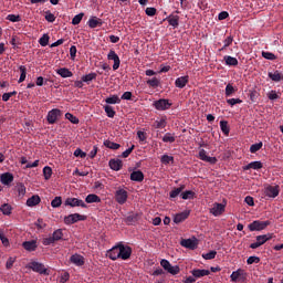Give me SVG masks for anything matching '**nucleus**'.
Wrapping results in <instances>:
<instances>
[{"label": "nucleus", "mask_w": 283, "mask_h": 283, "mask_svg": "<svg viewBox=\"0 0 283 283\" xmlns=\"http://www.w3.org/2000/svg\"><path fill=\"white\" fill-rule=\"evenodd\" d=\"M59 240H63V229H57L53 232L52 237L43 239L42 244L50 247V244H54V242H59Z\"/></svg>", "instance_id": "obj_1"}, {"label": "nucleus", "mask_w": 283, "mask_h": 283, "mask_svg": "<svg viewBox=\"0 0 283 283\" xmlns=\"http://www.w3.org/2000/svg\"><path fill=\"white\" fill-rule=\"evenodd\" d=\"M271 226V221L266 220V221H260V220H255L252 223H250L248 226L250 231H264V229H266V227Z\"/></svg>", "instance_id": "obj_2"}, {"label": "nucleus", "mask_w": 283, "mask_h": 283, "mask_svg": "<svg viewBox=\"0 0 283 283\" xmlns=\"http://www.w3.org/2000/svg\"><path fill=\"white\" fill-rule=\"evenodd\" d=\"M119 249V260H129L132 258V247L123 244V242H118Z\"/></svg>", "instance_id": "obj_3"}, {"label": "nucleus", "mask_w": 283, "mask_h": 283, "mask_svg": "<svg viewBox=\"0 0 283 283\" xmlns=\"http://www.w3.org/2000/svg\"><path fill=\"white\" fill-rule=\"evenodd\" d=\"M87 220L86 216L73 213L64 217V223L66 224H76V222H83Z\"/></svg>", "instance_id": "obj_4"}, {"label": "nucleus", "mask_w": 283, "mask_h": 283, "mask_svg": "<svg viewBox=\"0 0 283 283\" xmlns=\"http://www.w3.org/2000/svg\"><path fill=\"white\" fill-rule=\"evenodd\" d=\"M153 107H155V109H157L158 112H165L171 107V103L169 102V99L160 98L153 103Z\"/></svg>", "instance_id": "obj_5"}, {"label": "nucleus", "mask_w": 283, "mask_h": 283, "mask_svg": "<svg viewBox=\"0 0 283 283\" xmlns=\"http://www.w3.org/2000/svg\"><path fill=\"white\" fill-rule=\"evenodd\" d=\"M127 198H129V193L127 192V190L118 188L115 191V200L118 205H125V202H127Z\"/></svg>", "instance_id": "obj_6"}, {"label": "nucleus", "mask_w": 283, "mask_h": 283, "mask_svg": "<svg viewBox=\"0 0 283 283\" xmlns=\"http://www.w3.org/2000/svg\"><path fill=\"white\" fill-rule=\"evenodd\" d=\"M61 116H62L61 109L53 108V109L49 111L46 120H48L49 125H54L56 123V120H59V118H61Z\"/></svg>", "instance_id": "obj_7"}, {"label": "nucleus", "mask_w": 283, "mask_h": 283, "mask_svg": "<svg viewBox=\"0 0 283 283\" xmlns=\"http://www.w3.org/2000/svg\"><path fill=\"white\" fill-rule=\"evenodd\" d=\"M29 269H31V271H34V273H40V275H48V269H45V265H43V263L33 261L29 263Z\"/></svg>", "instance_id": "obj_8"}, {"label": "nucleus", "mask_w": 283, "mask_h": 283, "mask_svg": "<svg viewBox=\"0 0 283 283\" xmlns=\"http://www.w3.org/2000/svg\"><path fill=\"white\" fill-rule=\"evenodd\" d=\"M64 205L65 207H82V209H87V203L78 198H67Z\"/></svg>", "instance_id": "obj_9"}, {"label": "nucleus", "mask_w": 283, "mask_h": 283, "mask_svg": "<svg viewBox=\"0 0 283 283\" xmlns=\"http://www.w3.org/2000/svg\"><path fill=\"white\" fill-rule=\"evenodd\" d=\"M108 61H114L113 70L116 71L120 67V57L116 54V51L111 50L107 54Z\"/></svg>", "instance_id": "obj_10"}, {"label": "nucleus", "mask_w": 283, "mask_h": 283, "mask_svg": "<svg viewBox=\"0 0 283 283\" xmlns=\"http://www.w3.org/2000/svg\"><path fill=\"white\" fill-rule=\"evenodd\" d=\"M120 249L118 248V243L116 245H114L112 249H109L106 252V258H109V260H113V262H115V260H119L120 259Z\"/></svg>", "instance_id": "obj_11"}, {"label": "nucleus", "mask_w": 283, "mask_h": 283, "mask_svg": "<svg viewBox=\"0 0 283 283\" xmlns=\"http://www.w3.org/2000/svg\"><path fill=\"white\" fill-rule=\"evenodd\" d=\"M224 209H226V206L223 203L214 202L212 205V208L210 209V213H212L214 218H218V216H222Z\"/></svg>", "instance_id": "obj_12"}, {"label": "nucleus", "mask_w": 283, "mask_h": 283, "mask_svg": "<svg viewBox=\"0 0 283 283\" xmlns=\"http://www.w3.org/2000/svg\"><path fill=\"white\" fill-rule=\"evenodd\" d=\"M265 196L268 198H277L280 196V186H268L265 188Z\"/></svg>", "instance_id": "obj_13"}, {"label": "nucleus", "mask_w": 283, "mask_h": 283, "mask_svg": "<svg viewBox=\"0 0 283 283\" xmlns=\"http://www.w3.org/2000/svg\"><path fill=\"white\" fill-rule=\"evenodd\" d=\"M199 158L200 160H203V163H209L210 165H216V163H218V158L208 156L207 150L205 149L199 150Z\"/></svg>", "instance_id": "obj_14"}, {"label": "nucleus", "mask_w": 283, "mask_h": 283, "mask_svg": "<svg viewBox=\"0 0 283 283\" xmlns=\"http://www.w3.org/2000/svg\"><path fill=\"white\" fill-rule=\"evenodd\" d=\"M0 182H2L4 186L9 187V185H12V182H14V175H12L11 172L1 174Z\"/></svg>", "instance_id": "obj_15"}, {"label": "nucleus", "mask_w": 283, "mask_h": 283, "mask_svg": "<svg viewBox=\"0 0 283 283\" xmlns=\"http://www.w3.org/2000/svg\"><path fill=\"white\" fill-rule=\"evenodd\" d=\"M231 282H245L247 274H242V270H237L230 275Z\"/></svg>", "instance_id": "obj_16"}, {"label": "nucleus", "mask_w": 283, "mask_h": 283, "mask_svg": "<svg viewBox=\"0 0 283 283\" xmlns=\"http://www.w3.org/2000/svg\"><path fill=\"white\" fill-rule=\"evenodd\" d=\"M189 83V75L177 77L175 81V86L179 90H184V87H187V84Z\"/></svg>", "instance_id": "obj_17"}, {"label": "nucleus", "mask_w": 283, "mask_h": 283, "mask_svg": "<svg viewBox=\"0 0 283 283\" xmlns=\"http://www.w3.org/2000/svg\"><path fill=\"white\" fill-rule=\"evenodd\" d=\"M108 166L113 171H120L123 169V160L120 159H111Z\"/></svg>", "instance_id": "obj_18"}, {"label": "nucleus", "mask_w": 283, "mask_h": 283, "mask_svg": "<svg viewBox=\"0 0 283 283\" xmlns=\"http://www.w3.org/2000/svg\"><path fill=\"white\" fill-rule=\"evenodd\" d=\"M130 180L133 182H143V180H145V174H143L142 170H134L130 174Z\"/></svg>", "instance_id": "obj_19"}, {"label": "nucleus", "mask_w": 283, "mask_h": 283, "mask_svg": "<svg viewBox=\"0 0 283 283\" xmlns=\"http://www.w3.org/2000/svg\"><path fill=\"white\" fill-rule=\"evenodd\" d=\"M70 261L72 264H75V266H83V264H85V258H83L81 254H73L70 258Z\"/></svg>", "instance_id": "obj_20"}, {"label": "nucleus", "mask_w": 283, "mask_h": 283, "mask_svg": "<svg viewBox=\"0 0 283 283\" xmlns=\"http://www.w3.org/2000/svg\"><path fill=\"white\" fill-rule=\"evenodd\" d=\"M55 72L62 78H72V76H74V73H72V71H70L67 67L57 69Z\"/></svg>", "instance_id": "obj_21"}, {"label": "nucleus", "mask_w": 283, "mask_h": 283, "mask_svg": "<svg viewBox=\"0 0 283 283\" xmlns=\"http://www.w3.org/2000/svg\"><path fill=\"white\" fill-rule=\"evenodd\" d=\"M87 25L91 29L94 28H101L103 25V20L101 18H96V17H92L88 21H87Z\"/></svg>", "instance_id": "obj_22"}, {"label": "nucleus", "mask_w": 283, "mask_h": 283, "mask_svg": "<svg viewBox=\"0 0 283 283\" xmlns=\"http://www.w3.org/2000/svg\"><path fill=\"white\" fill-rule=\"evenodd\" d=\"M262 167H264L262 161H251L250 164L243 167V171H249V169H254L258 171L262 169Z\"/></svg>", "instance_id": "obj_23"}, {"label": "nucleus", "mask_w": 283, "mask_h": 283, "mask_svg": "<svg viewBox=\"0 0 283 283\" xmlns=\"http://www.w3.org/2000/svg\"><path fill=\"white\" fill-rule=\"evenodd\" d=\"M180 244L185 249H191L192 251L193 249H196V247H198V243H196V241L191 239H182Z\"/></svg>", "instance_id": "obj_24"}, {"label": "nucleus", "mask_w": 283, "mask_h": 283, "mask_svg": "<svg viewBox=\"0 0 283 283\" xmlns=\"http://www.w3.org/2000/svg\"><path fill=\"white\" fill-rule=\"evenodd\" d=\"M189 211H184L180 213H177L174 218V222L175 224H180V222H185V220H187V218H189Z\"/></svg>", "instance_id": "obj_25"}, {"label": "nucleus", "mask_w": 283, "mask_h": 283, "mask_svg": "<svg viewBox=\"0 0 283 283\" xmlns=\"http://www.w3.org/2000/svg\"><path fill=\"white\" fill-rule=\"evenodd\" d=\"M191 274L196 279L205 277L207 275H211V272L209 270H200V269H195L191 271Z\"/></svg>", "instance_id": "obj_26"}, {"label": "nucleus", "mask_w": 283, "mask_h": 283, "mask_svg": "<svg viewBox=\"0 0 283 283\" xmlns=\"http://www.w3.org/2000/svg\"><path fill=\"white\" fill-rule=\"evenodd\" d=\"M268 76L274 83H280V81H283V74L280 71H275L274 73L273 72H269Z\"/></svg>", "instance_id": "obj_27"}, {"label": "nucleus", "mask_w": 283, "mask_h": 283, "mask_svg": "<svg viewBox=\"0 0 283 283\" xmlns=\"http://www.w3.org/2000/svg\"><path fill=\"white\" fill-rule=\"evenodd\" d=\"M41 203V197L39 195H33L31 198L27 200V207H36V205Z\"/></svg>", "instance_id": "obj_28"}, {"label": "nucleus", "mask_w": 283, "mask_h": 283, "mask_svg": "<svg viewBox=\"0 0 283 283\" xmlns=\"http://www.w3.org/2000/svg\"><path fill=\"white\" fill-rule=\"evenodd\" d=\"M223 60L229 67H237L238 65V60L231 55H224Z\"/></svg>", "instance_id": "obj_29"}, {"label": "nucleus", "mask_w": 283, "mask_h": 283, "mask_svg": "<svg viewBox=\"0 0 283 283\" xmlns=\"http://www.w3.org/2000/svg\"><path fill=\"white\" fill-rule=\"evenodd\" d=\"M15 191H17V193H18V198L21 200V199H23V197L25 196V193H27V189H25V185H23V184H17V186H15Z\"/></svg>", "instance_id": "obj_30"}, {"label": "nucleus", "mask_w": 283, "mask_h": 283, "mask_svg": "<svg viewBox=\"0 0 283 283\" xmlns=\"http://www.w3.org/2000/svg\"><path fill=\"white\" fill-rule=\"evenodd\" d=\"M167 21H168L169 25H171L172 28H178V25H180V23H179L180 17L179 15L171 14L167 18Z\"/></svg>", "instance_id": "obj_31"}, {"label": "nucleus", "mask_w": 283, "mask_h": 283, "mask_svg": "<svg viewBox=\"0 0 283 283\" xmlns=\"http://www.w3.org/2000/svg\"><path fill=\"white\" fill-rule=\"evenodd\" d=\"M22 247L25 251H36V241H25L22 243Z\"/></svg>", "instance_id": "obj_32"}, {"label": "nucleus", "mask_w": 283, "mask_h": 283, "mask_svg": "<svg viewBox=\"0 0 283 283\" xmlns=\"http://www.w3.org/2000/svg\"><path fill=\"white\" fill-rule=\"evenodd\" d=\"M186 186L181 185L179 188H174L170 192L169 196L171 199L178 198L179 193L181 195L182 191H185Z\"/></svg>", "instance_id": "obj_33"}, {"label": "nucleus", "mask_w": 283, "mask_h": 283, "mask_svg": "<svg viewBox=\"0 0 283 283\" xmlns=\"http://www.w3.org/2000/svg\"><path fill=\"white\" fill-rule=\"evenodd\" d=\"M153 127H155V129H165L167 127V119L160 118L159 120H155Z\"/></svg>", "instance_id": "obj_34"}, {"label": "nucleus", "mask_w": 283, "mask_h": 283, "mask_svg": "<svg viewBox=\"0 0 283 283\" xmlns=\"http://www.w3.org/2000/svg\"><path fill=\"white\" fill-rule=\"evenodd\" d=\"M180 197L182 200H193V198H196V192H193V190H186L180 193Z\"/></svg>", "instance_id": "obj_35"}, {"label": "nucleus", "mask_w": 283, "mask_h": 283, "mask_svg": "<svg viewBox=\"0 0 283 283\" xmlns=\"http://www.w3.org/2000/svg\"><path fill=\"white\" fill-rule=\"evenodd\" d=\"M96 73H88L86 75L82 76V81L83 83H87V85H90V83H92V81H96Z\"/></svg>", "instance_id": "obj_36"}, {"label": "nucleus", "mask_w": 283, "mask_h": 283, "mask_svg": "<svg viewBox=\"0 0 283 283\" xmlns=\"http://www.w3.org/2000/svg\"><path fill=\"white\" fill-rule=\"evenodd\" d=\"M105 103H107V105H119L120 97H118V95H112L105 99Z\"/></svg>", "instance_id": "obj_37"}, {"label": "nucleus", "mask_w": 283, "mask_h": 283, "mask_svg": "<svg viewBox=\"0 0 283 283\" xmlns=\"http://www.w3.org/2000/svg\"><path fill=\"white\" fill-rule=\"evenodd\" d=\"M104 147H107V149H120V144H116L109 139L104 140Z\"/></svg>", "instance_id": "obj_38"}, {"label": "nucleus", "mask_w": 283, "mask_h": 283, "mask_svg": "<svg viewBox=\"0 0 283 283\" xmlns=\"http://www.w3.org/2000/svg\"><path fill=\"white\" fill-rule=\"evenodd\" d=\"M220 128H221V132L224 134V136H229V133L231 132V128L229 127V122L221 120Z\"/></svg>", "instance_id": "obj_39"}, {"label": "nucleus", "mask_w": 283, "mask_h": 283, "mask_svg": "<svg viewBox=\"0 0 283 283\" xmlns=\"http://www.w3.org/2000/svg\"><path fill=\"white\" fill-rule=\"evenodd\" d=\"M85 202H87V205H92L94 202H101V197H98L97 195L91 193L85 198Z\"/></svg>", "instance_id": "obj_40"}, {"label": "nucleus", "mask_w": 283, "mask_h": 283, "mask_svg": "<svg viewBox=\"0 0 283 283\" xmlns=\"http://www.w3.org/2000/svg\"><path fill=\"white\" fill-rule=\"evenodd\" d=\"M160 163H161V165H174V163H175L174 156L164 155L160 158Z\"/></svg>", "instance_id": "obj_41"}, {"label": "nucleus", "mask_w": 283, "mask_h": 283, "mask_svg": "<svg viewBox=\"0 0 283 283\" xmlns=\"http://www.w3.org/2000/svg\"><path fill=\"white\" fill-rule=\"evenodd\" d=\"M0 211L3 213V216H10L12 213V206H10V203H3L0 207Z\"/></svg>", "instance_id": "obj_42"}, {"label": "nucleus", "mask_w": 283, "mask_h": 283, "mask_svg": "<svg viewBox=\"0 0 283 283\" xmlns=\"http://www.w3.org/2000/svg\"><path fill=\"white\" fill-rule=\"evenodd\" d=\"M104 111L108 118H114L116 116V111H114V107H112L111 105H105Z\"/></svg>", "instance_id": "obj_43"}, {"label": "nucleus", "mask_w": 283, "mask_h": 283, "mask_svg": "<svg viewBox=\"0 0 283 283\" xmlns=\"http://www.w3.org/2000/svg\"><path fill=\"white\" fill-rule=\"evenodd\" d=\"M147 85L153 87L154 90H156V87L160 86V80H158V77H153L148 81H146Z\"/></svg>", "instance_id": "obj_44"}, {"label": "nucleus", "mask_w": 283, "mask_h": 283, "mask_svg": "<svg viewBox=\"0 0 283 283\" xmlns=\"http://www.w3.org/2000/svg\"><path fill=\"white\" fill-rule=\"evenodd\" d=\"M238 92V88L233 87L231 84H228L226 86V96L227 98L233 96Z\"/></svg>", "instance_id": "obj_45"}, {"label": "nucleus", "mask_w": 283, "mask_h": 283, "mask_svg": "<svg viewBox=\"0 0 283 283\" xmlns=\"http://www.w3.org/2000/svg\"><path fill=\"white\" fill-rule=\"evenodd\" d=\"M262 147H264V144L262 142L253 144L250 146V153L258 154V151H260V149H262Z\"/></svg>", "instance_id": "obj_46"}, {"label": "nucleus", "mask_w": 283, "mask_h": 283, "mask_svg": "<svg viewBox=\"0 0 283 283\" xmlns=\"http://www.w3.org/2000/svg\"><path fill=\"white\" fill-rule=\"evenodd\" d=\"M21 74H20V78L18 81V83H23V81H25V76L28 75V69L24 65H21L19 67Z\"/></svg>", "instance_id": "obj_47"}, {"label": "nucleus", "mask_w": 283, "mask_h": 283, "mask_svg": "<svg viewBox=\"0 0 283 283\" xmlns=\"http://www.w3.org/2000/svg\"><path fill=\"white\" fill-rule=\"evenodd\" d=\"M65 118L70 120L73 125H78L80 120L78 117L74 116L72 113H66Z\"/></svg>", "instance_id": "obj_48"}, {"label": "nucleus", "mask_w": 283, "mask_h": 283, "mask_svg": "<svg viewBox=\"0 0 283 283\" xmlns=\"http://www.w3.org/2000/svg\"><path fill=\"white\" fill-rule=\"evenodd\" d=\"M163 143H176V137L171 133H166L163 137Z\"/></svg>", "instance_id": "obj_49"}, {"label": "nucleus", "mask_w": 283, "mask_h": 283, "mask_svg": "<svg viewBox=\"0 0 283 283\" xmlns=\"http://www.w3.org/2000/svg\"><path fill=\"white\" fill-rule=\"evenodd\" d=\"M44 180H50L52 178V168L50 166H45L43 168Z\"/></svg>", "instance_id": "obj_50"}, {"label": "nucleus", "mask_w": 283, "mask_h": 283, "mask_svg": "<svg viewBox=\"0 0 283 283\" xmlns=\"http://www.w3.org/2000/svg\"><path fill=\"white\" fill-rule=\"evenodd\" d=\"M61 205H63V199H61V197H55L51 201V207H53V209H59V207H61Z\"/></svg>", "instance_id": "obj_51"}, {"label": "nucleus", "mask_w": 283, "mask_h": 283, "mask_svg": "<svg viewBox=\"0 0 283 283\" xmlns=\"http://www.w3.org/2000/svg\"><path fill=\"white\" fill-rule=\"evenodd\" d=\"M261 54H262L263 59H266L268 61H275V59H277V56L275 54H273L272 52L262 51Z\"/></svg>", "instance_id": "obj_52"}, {"label": "nucleus", "mask_w": 283, "mask_h": 283, "mask_svg": "<svg viewBox=\"0 0 283 283\" xmlns=\"http://www.w3.org/2000/svg\"><path fill=\"white\" fill-rule=\"evenodd\" d=\"M138 222V214H130L126 217V224H136Z\"/></svg>", "instance_id": "obj_53"}, {"label": "nucleus", "mask_w": 283, "mask_h": 283, "mask_svg": "<svg viewBox=\"0 0 283 283\" xmlns=\"http://www.w3.org/2000/svg\"><path fill=\"white\" fill-rule=\"evenodd\" d=\"M216 255H218V252L216 250H212L206 254H202L203 260H216Z\"/></svg>", "instance_id": "obj_54"}, {"label": "nucleus", "mask_w": 283, "mask_h": 283, "mask_svg": "<svg viewBox=\"0 0 283 283\" xmlns=\"http://www.w3.org/2000/svg\"><path fill=\"white\" fill-rule=\"evenodd\" d=\"M39 43L42 48H45L48 43H50V35L43 34V36L40 38Z\"/></svg>", "instance_id": "obj_55"}, {"label": "nucleus", "mask_w": 283, "mask_h": 283, "mask_svg": "<svg viewBox=\"0 0 283 283\" xmlns=\"http://www.w3.org/2000/svg\"><path fill=\"white\" fill-rule=\"evenodd\" d=\"M7 21H11V23H19L21 21V15L17 14H8Z\"/></svg>", "instance_id": "obj_56"}, {"label": "nucleus", "mask_w": 283, "mask_h": 283, "mask_svg": "<svg viewBox=\"0 0 283 283\" xmlns=\"http://www.w3.org/2000/svg\"><path fill=\"white\" fill-rule=\"evenodd\" d=\"M0 240L3 247H10V240L8 239V237H6L3 230H0Z\"/></svg>", "instance_id": "obj_57"}, {"label": "nucleus", "mask_w": 283, "mask_h": 283, "mask_svg": "<svg viewBox=\"0 0 283 283\" xmlns=\"http://www.w3.org/2000/svg\"><path fill=\"white\" fill-rule=\"evenodd\" d=\"M167 272L170 273V275H178L180 273V266L178 265H170V268L167 269Z\"/></svg>", "instance_id": "obj_58"}, {"label": "nucleus", "mask_w": 283, "mask_h": 283, "mask_svg": "<svg viewBox=\"0 0 283 283\" xmlns=\"http://www.w3.org/2000/svg\"><path fill=\"white\" fill-rule=\"evenodd\" d=\"M83 17H85V13L76 14V15L72 19V24H73V25H78V23H81V21H83Z\"/></svg>", "instance_id": "obj_59"}, {"label": "nucleus", "mask_w": 283, "mask_h": 283, "mask_svg": "<svg viewBox=\"0 0 283 283\" xmlns=\"http://www.w3.org/2000/svg\"><path fill=\"white\" fill-rule=\"evenodd\" d=\"M73 156H75V158H86L87 153L83 151L81 148H77L73 153Z\"/></svg>", "instance_id": "obj_60"}, {"label": "nucleus", "mask_w": 283, "mask_h": 283, "mask_svg": "<svg viewBox=\"0 0 283 283\" xmlns=\"http://www.w3.org/2000/svg\"><path fill=\"white\" fill-rule=\"evenodd\" d=\"M268 98H269L270 101H277V98H280V95L277 94L276 91H270V92L268 93Z\"/></svg>", "instance_id": "obj_61"}, {"label": "nucleus", "mask_w": 283, "mask_h": 283, "mask_svg": "<svg viewBox=\"0 0 283 283\" xmlns=\"http://www.w3.org/2000/svg\"><path fill=\"white\" fill-rule=\"evenodd\" d=\"M227 103H228V105L233 107V105L242 104V99H240V98H229V99H227Z\"/></svg>", "instance_id": "obj_62"}, {"label": "nucleus", "mask_w": 283, "mask_h": 283, "mask_svg": "<svg viewBox=\"0 0 283 283\" xmlns=\"http://www.w3.org/2000/svg\"><path fill=\"white\" fill-rule=\"evenodd\" d=\"M247 264H260V256H250V258H248Z\"/></svg>", "instance_id": "obj_63"}, {"label": "nucleus", "mask_w": 283, "mask_h": 283, "mask_svg": "<svg viewBox=\"0 0 283 283\" xmlns=\"http://www.w3.org/2000/svg\"><path fill=\"white\" fill-rule=\"evenodd\" d=\"M70 281V273L69 272H63L61 274V279H60V282L61 283H65V282H69Z\"/></svg>", "instance_id": "obj_64"}]
</instances>
